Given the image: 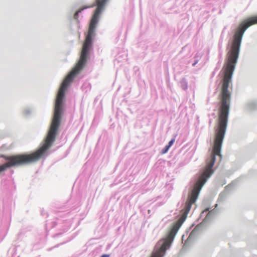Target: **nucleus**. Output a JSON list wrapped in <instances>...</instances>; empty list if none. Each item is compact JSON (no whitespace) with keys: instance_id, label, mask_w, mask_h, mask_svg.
<instances>
[{"instance_id":"nucleus-1","label":"nucleus","mask_w":257,"mask_h":257,"mask_svg":"<svg viewBox=\"0 0 257 257\" xmlns=\"http://www.w3.org/2000/svg\"><path fill=\"white\" fill-rule=\"evenodd\" d=\"M230 107H219L217 125L215 130V138L213 149L210 156L206 160V165L202 174L195 184L191 194L185 203L184 211L189 213L191 206L198 198L200 191L209 178L213 173L212 167L215 161L216 156H219L221 159V149L224 137Z\"/></svg>"},{"instance_id":"nucleus-2","label":"nucleus","mask_w":257,"mask_h":257,"mask_svg":"<svg viewBox=\"0 0 257 257\" xmlns=\"http://www.w3.org/2000/svg\"><path fill=\"white\" fill-rule=\"evenodd\" d=\"M188 213L184 212L181 218L172 226L167 237L164 239L160 248L152 253L151 257H163L167 249L169 248L182 222L186 218Z\"/></svg>"},{"instance_id":"nucleus-3","label":"nucleus","mask_w":257,"mask_h":257,"mask_svg":"<svg viewBox=\"0 0 257 257\" xmlns=\"http://www.w3.org/2000/svg\"><path fill=\"white\" fill-rule=\"evenodd\" d=\"M188 213L184 212L181 218L172 226L167 237L164 239L160 248L152 253L151 257H163L167 249L169 248L182 222L186 218Z\"/></svg>"},{"instance_id":"nucleus-4","label":"nucleus","mask_w":257,"mask_h":257,"mask_svg":"<svg viewBox=\"0 0 257 257\" xmlns=\"http://www.w3.org/2000/svg\"><path fill=\"white\" fill-rule=\"evenodd\" d=\"M175 139H172V140H171L169 142L168 145H167V146L165 147V148L164 150H163V151H162V153H163V154L166 153L168 152V150L169 149V148L172 146V145L173 144V143L175 142Z\"/></svg>"},{"instance_id":"nucleus-5","label":"nucleus","mask_w":257,"mask_h":257,"mask_svg":"<svg viewBox=\"0 0 257 257\" xmlns=\"http://www.w3.org/2000/svg\"><path fill=\"white\" fill-rule=\"evenodd\" d=\"M92 6H90V7H83L82 8H80L79 9V10H78L76 13H75L74 15V19H75V20H77L78 19V15L80 13H81L83 10L84 9H86L87 8H91L92 7Z\"/></svg>"},{"instance_id":"nucleus-6","label":"nucleus","mask_w":257,"mask_h":257,"mask_svg":"<svg viewBox=\"0 0 257 257\" xmlns=\"http://www.w3.org/2000/svg\"><path fill=\"white\" fill-rule=\"evenodd\" d=\"M101 257H109V255L107 254H103Z\"/></svg>"}]
</instances>
